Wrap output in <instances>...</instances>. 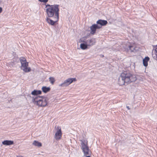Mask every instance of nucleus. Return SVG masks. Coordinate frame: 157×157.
<instances>
[{
	"label": "nucleus",
	"instance_id": "obj_17",
	"mask_svg": "<svg viewBox=\"0 0 157 157\" xmlns=\"http://www.w3.org/2000/svg\"><path fill=\"white\" fill-rule=\"evenodd\" d=\"M33 144L34 145L36 146H37L38 147H40L42 145L40 143L36 140H35L34 141Z\"/></svg>",
	"mask_w": 157,
	"mask_h": 157
},
{
	"label": "nucleus",
	"instance_id": "obj_1",
	"mask_svg": "<svg viewBox=\"0 0 157 157\" xmlns=\"http://www.w3.org/2000/svg\"><path fill=\"white\" fill-rule=\"evenodd\" d=\"M136 80L135 75L124 71L122 72L119 77L118 83L120 86L126 85Z\"/></svg>",
	"mask_w": 157,
	"mask_h": 157
},
{
	"label": "nucleus",
	"instance_id": "obj_3",
	"mask_svg": "<svg viewBox=\"0 0 157 157\" xmlns=\"http://www.w3.org/2000/svg\"><path fill=\"white\" fill-rule=\"evenodd\" d=\"M32 101L34 104L39 107H45L48 103L46 98L40 96H36L33 97Z\"/></svg>",
	"mask_w": 157,
	"mask_h": 157
},
{
	"label": "nucleus",
	"instance_id": "obj_23",
	"mask_svg": "<svg viewBox=\"0 0 157 157\" xmlns=\"http://www.w3.org/2000/svg\"><path fill=\"white\" fill-rule=\"evenodd\" d=\"M127 108L128 109V110H130V108H129V106H126Z\"/></svg>",
	"mask_w": 157,
	"mask_h": 157
},
{
	"label": "nucleus",
	"instance_id": "obj_2",
	"mask_svg": "<svg viewBox=\"0 0 157 157\" xmlns=\"http://www.w3.org/2000/svg\"><path fill=\"white\" fill-rule=\"evenodd\" d=\"M59 6L58 5H46V12L48 16V17H59Z\"/></svg>",
	"mask_w": 157,
	"mask_h": 157
},
{
	"label": "nucleus",
	"instance_id": "obj_4",
	"mask_svg": "<svg viewBox=\"0 0 157 157\" xmlns=\"http://www.w3.org/2000/svg\"><path fill=\"white\" fill-rule=\"evenodd\" d=\"M20 60L21 64V68L25 72H28L31 71L30 67H28V63L26 59L23 57L20 58Z\"/></svg>",
	"mask_w": 157,
	"mask_h": 157
},
{
	"label": "nucleus",
	"instance_id": "obj_21",
	"mask_svg": "<svg viewBox=\"0 0 157 157\" xmlns=\"http://www.w3.org/2000/svg\"><path fill=\"white\" fill-rule=\"evenodd\" d=\"M40 2H42L44 3H46L48 1V0H38Z\"/></svg>",
	"mask_w": 157,
	"mask_h": 157
},
{
	"label": "nucleus",
	"instance_id": "obj_18",
	"mask_svg": "<svg viewBox=\"0 0 157 157\" xmlns=\"http://www.w3.org/2000/svg\"><path fill=\"white\" fill-rule=\"evenodd\" d=\"M49 81L53 85L55 81V78L53 77H51L49 78Z\"/></svg>",
	"mask_w": 157,
	"mask_h": 157
},
{
	"label": "nucleus",
	"instance_id": "obj_6",
	"mask_svg": "<svg viewBox=\"0 0 157 157\" xmlns=\"http://www.w3.org/2000/svg\"><path fill=\"white\" fill-rule=\"evenodd\" d=\"M76 80L75 78H70L65 80L64 82L59 85V86L62 87H66L68 86L73 82L76 81Z\"/></svg>",
	"mask_w": 157,
	"mask_h": 157
},
{
	"label": "nucleus",
	"instance_id": "obj_5",
	"mask_svg": "<svg viewBox=\"0 0 157 157\" xmlns=\"http://www.w3.org/2000/svg\"><path fill=\"white\" fill-rule=\"evenodd\" d=\"M81 148L84 153V155L87 156L90 155L91 154V152L87 146V142H84L81 140Z\"/></svg>",
	"mask_w": 157,
	"mask_h": 157
},
{
	"label": "nucleus",
	"instance_id": "obj_11",
	"mask_svg": "<svg viewBox=\"0 0 157 157\" xmlns=\"http://www.w3.org/2000/svg\"><path fill=\"white\" fill-rule=\"evenodd\" d=\"M2 143L3 145H10L14 144V142L13 141L9 140H4Z\"/></svg>",
	"mask_w": 157,
	"mask_h": 157
},
{
	"label": "nucleus",
	"instance_id": "obj_22",
	"mask_svg": "<svg viewBox=\"0 0 157 157\" xmlns=\"http://www.w3.org/2000/svg\"><path fill=\"white\" fill-rule=\"evenodd\" d=\"M2 9L1 7H0V13L2 12Z\"/></svg>",
	"mask_w": 157,
	"mask_h": 157
},
{
	"label": "nucleus",
	"instance_id": "obj_20",
	"mask_svg": "<svg viewBox=\"0 0 157 157\" xmlns=\"http://www.w3.org/2000/svg\"><path fill=\"white\" fill-rule=\"evenodd\" d=\"M153 46L154 47L155 46V49L154 48V49H155V55H156V56H157V45H153Z\"/></svg>",
	"mask_w": 157,
	"mask_h": 157
},
{
	"label": "nucleus",
	"instance_id": "obj_25",
	"mask_svg": "<svg viewBox=\"0 0 157 157\" xmlns=\"http://www.w3.org/2000/svg\"><path fill=\"white\" fill-rule=\"evenodd\" d=\"M17 157H23L22 156H17Z\"/></svg>",
	"mask_w": 157,
	"mask_h": 157
},
{
	"label": "nucleus",
	"instance_id": "obj_12",
	"mask_svg": "<svg viewBox=\"0 0 157 157\" xmlns=\"http://www.w3.org/2000/svg\"><path fill=\"white\" fill-rule=\"evenodd\" d=\"M41 93V92L40 90H34L31 93V94L34 95V97H32V99H33V97H35L36 96H38L37 95L40 94Z\"/></svg>",
	"mask_w": 157,
	"mask_h": 157
},
{
	"label": "nucleus",
	"instance_id": "obj_10",
	"mask_svg": "<svg viewBox=\"0 0 157 157\" xmlns=\"http://www.w3.org/2000/svg\"><path fill=\"white\" fill-rule=\"evenodd\" d=\"M108 23L107 21L106 20H99L97 22V25L98 26L100 27V28L102 26L106 25Z\"/></svg>",
	"mask_w": 157,
	"mask_h": 157
},
{
	"label": "nucleus",
	"instance_id": "obj_24",
	"mask_svg": "<svg viewBox=\"0 0 157 157\" xmlns=\"http://www.w3.org/2000/svg\"><path fill=\"white\" fill-rule=\"evenodd\" d=\"M86 157H90L89 155H88V156H86Z\"/></svg>",
	"mask_w": 157,
	"mask_h": 157
},
{
	"label": "nucleus",
	"instance_id": "obj_15",
	"mask_svg": "<svg viewBox=\"0 0 157 157\" xmlns=\"http://www.w3.org/2000/svg\"><path fill=\"white\" fill-rule=\"evenodd\" d=\"M149 60V58L148 57H146L143 60V63L144 65L147 67L148 65V61Z\"/></svg>",
	"mask_w": 157,
	"mask_h": 157
},
{
	"label": "nucleus",
	"instance_id": "obj_13",
	"mask_svg": "<svg viewBox=\"0 0 157 157\" xmlns=\"http://www.w3.org/2000/svg\"><path fill=\"white\" fill-rule=\"evenodd\" d=\"M94 40H87L86 42L88 46H91L95 44V42Z\"/></svg>",
	"mask_w": 157,
	"mask_h": 157
},
{
	"label": "nucleus",
	"instance_id": "obj_8",
	"mask_svg": "<svg viewBox=\"0 0 157 157\" xmlns=\"http://www.w3.org/2000/svg\"><path fill=\"white\" fill-rule=\"evenodd\" d=\"M55 128H56V132L55 134L54 137L57 140H58L60 139L62 135L61 128L59 126L56 127Z\"/></svg>",
	"mask_w": 157,
	"mask_h": 157
},
{
	"label": "nucleus",
	"instance_id": "obj_14",
	"mask_svg": "<svg viewBox=\"0 0 157 157\" xmlns=\"http://www.w3.org/2000/svg\"><path fill=\"white\" fill-rule=\"evenodd\" d=\"M88 45L86 43H82L80 44V48L82 50H86L88 48Z\"/></svg>",
	"mask_w": 157,
	"mask_h": 157
},
{
	"label": "nucleus",
	"instance_id": "obj_9",
	"mask_svg": "<svg viewBox=\"0 0 157 157\" xmlns=\"http://www.w3.org/2000/svg\"><path fill=\"white\" fill-rule=\"evenodd\" d=\"M90 34L92 35H94L95 32L97 29L100 28V27L98 26V25L94 24L90 27Z\"/></svg>",
	"mask_w": 157,
	"mask_h": 157
},
{
	"label": "nucleus",
	"instance_id": "obj_19",
	"mask_svg": "<svg viewBox=\"0 0 157 157\" xmlns=\"http://www.w3.org/2000/svg\"><path fill=\"white\" fill-rule=\"evenodd\" d=\"M129 47L131 52H134L135 50V46L134 45L129 46Z\"/></svg>",
	"mask_w": 157,
	"mask_h": 157
},
{
	"label": "nucleus",
	"instance_id": "obj_7",
	"mask_svg": "<svg viewBox=\"0 0 157 157\" xmlns=\"http://www.w3.org/2000/svg\"><path fill=\"white\" fill-rule=\"evenodd\" d=\"M59 17H47L46 21L50 25H53L59 20Z\"/></svg>",
	"mask_w": 157,
	"mask_h": 157
},
{
	"label": "nucleus",
	"instance_id": "obj_16",
	"mask_svg": "<svg viewBox=\"0 0 157 157\" xmlns=\"http://www.w3.org/2000/svg\"><path fill=\"white\" fill-rule=\"evenodd\" d=\"M42 91L44 93H46L49 92L50 90V87H46V86H43L41 89Z\"/></svg>",
	"mask_w": 157,
	"mask_h": 157
}]
</instances>
